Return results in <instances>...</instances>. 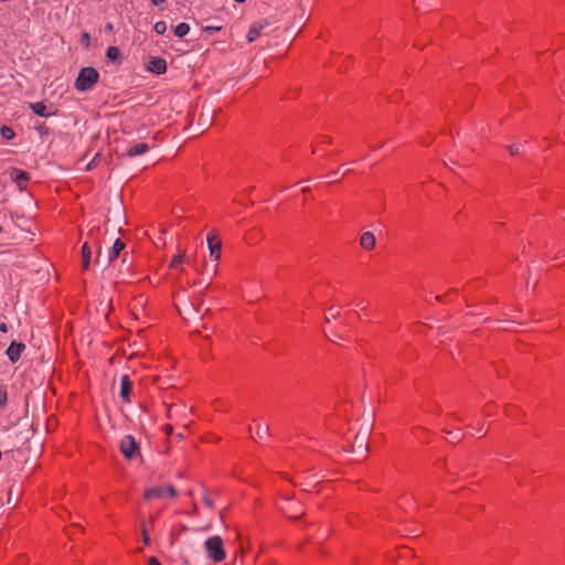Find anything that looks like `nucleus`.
<instances>
[{
	"instance_id": "f257e3e1",
	"label": "nucleus",
	"mask_w": 565,
	"mask_h": 565,
	"mask_svg": "<svg viewBox=\"0 0 565 565\" xmlns=\"http://www.w3.org/2000/svg\"><path fill=\"white\" fill-rule=\"evenodd\" d=\"M369 438L370 433L367 428L356 429L350 427L348 433L344 435L342 448L345 452L354 455L353 460L361 461L366 458L369 451Z\"/></svg>"
},
{
	"instance_id": "f03ea898",
	"label": "nucleus",
	"mask_w": 565,
	"mask_h": 565,
	"mask_svg": "<svg viewBox=\"0 0 565 565\" xmlns=\"http://www.w3.org/2000/svg\"><path fill=\"white\" fill-rule=\"evenodd\" d=\"M173 305L184 320H195L203 317V313H201L203 300L200 295L195 294L188 297L185 290L177 291L173 295Z\"/></svg>"
},
{
	"instance_id": "7ed1b4c3",
	"label": "nucleus",
	"mask_w": 565,
	"mask_h": 565,
	"mask_svg": "<svg viewBox=\"0 0 565 565\" xmlns=\"http://www.w3.org/2000/svg\"><path fill=\"white\" fill-rule=\"evenodd\" d=\"M99 81V73L92 66H86L79 70L78 75L74 82V87L79 92L89 90Z\"/></svg>"
},
{
	"instance_id": "20e7f679",
	"label": "nucleus",
	"mask_w": 565,
	"mask_h": 565,
	"mask_svg": "<svg viewBox=\"0 0 565 565\" xmlns=\"http://www.w3.org/2000/svg\"><path fill=\"white\" fill-rule=\"evenodd\" d=\"M178 497V491L172 484L157 486L147 488L143 491V499L146 501L152 499L170 498L174 499Z\"/></svg>"
},
{
	"instance_id": "39448f33",
	"label": "nucleus",
	"mask_w": 565,
	"mask_h": 565,
	"mask_svg": "<svg viewBox=\"0 0 565 565\" xmlns=\"http://www.w3.org/2000/svg\"><path fill=\"white\" fill-rule=\"evenodd\" d=\"M205 548L207 551L209 557L215 563H220L226 557L223 540L220 536L209 537L205 542Z\"/></svg>"
},
{
	"instance_id": "423d86ee",
	"label": "nucleus",
	"mask_w": 565,
	"mask_h": 565,
	"mask_svg": "<svg viewBox=\"0 0 565 565\" xmlns=\"http://www.w3.org/2000/svg\"><path fill=\"white\" fill-rule=\"evenodd\" d=\"M119 450L127 460L141 457L139 444L132 435H126L122 437L119 444Z\"/></svg>"
},
{
	"instance_id": "0eeeda50",
	"label": "nucleus",
	"mask_w": 565,
	"mask_h": 565,
	"mask_svg": "<svg viewBox=\"0 0 565 565\" xmlns=\"http://www.w3.org/2000/svg\"><path fill=\"white\" fill-rule=\"evenodd\" d=\"M279 509L286 518L294 521L299 520L305 515L302 504L292 499H285Z\"/></svg>"
},
{
	"instance_id": "6e6552de",
	"label": "nucleus",
	"mask_w": 565,
	"mask_h": 565,
	"mask_svg": "<svg viewBox=\"0 0 565 565\" xmlns=\"http://www.w3.org/2000/svg\"><path fill=\"white\" fill-rule=\"evenodd\" d=\"M126 244L120 238H117L114 242L113 247L109 249L108 253V264L114 263L119 256H121V263L127 262L128 253L125 252Z\"/></svg>"
},
{
	"instance_id": "1a4fd4ad",
	"label": "nucleus",
	"mask_w": 565,
	"mask_h": 565,
	"mask_svg": "<svg viewBox=\"0 0 565 565\" xmlns=\"http://www.w3.org/2000/svg\"><path fill=\"white\" fill-rule=\"evenodd\" d=\"M134 390V383L128 374H125L120 379V393L119 396L122 403H131V395Z\"/></svg>"
},
{
	"instance_id": "9d476101",
	"label": "nucleus",
	"mask_w": 565,
	"mask_h": 565,
	"mask_svg": "<svg viewBox=\"0 0 565 565\" xmlns=\"http://www.w3.org/2000/svg\"><path fill=\"white\" fill-rule=\"evenodd\" d=\"M10 175L20 191L26 190L28 183L30 181L29 172L17 168H12Z\"/></svg>"
},
{
	"instance_id": "9b49d317",
	"label": "nucleus",
	"mask_w": 565,
	"mask_h": 565,
	"mask_svg": "<svg viewBox=\"0 0 565 565\" xmlns=\"http://www.w3.org/2000/svg\"><path fill=\"white\" fill-rule=\"evenodd\" d=\"M146 70L157 75H162L167 72V61L160 56H152L146 64Z\"/></svg>"
},
{
	"instance_id": "f8f14e48",
	"label": "nucleus",
	"mask_w": 565,
	"mask_h": 565,
	"mask_svg": "<svg viewBox=\"0 0 565 565\" xmlns=\"http://www.w3.org/2000/svg\"><path fill=\"white\" fill-rule=\"evenodd\" d=\"M25 350V344L13 340L8 347L6 354L11 363H17Z\"/></svg>"
},
{
	"instance_id": "ddd939ff",
	"label": "nucleus",
	"mask_w": 565,
	"mask_h": 565,
	"mask_svg": "<svg viewBox=\"0 0 565 565\" xmlns=\"http://www.w3.org/2000/svg\"><path fill=\"white\" fill-rule=\"evenodd\" d=\"M207 243L210 247V256L213 257L214 260L220 259L222 253L221 238L216 235L209 234Z\"/></svg>"
},
{
	"instance_id": "4468645a",
	"label": "nucleus",
	"mask_w": 565,
	"mask_h": 565,
	"mask_svg": "<svg viewBox=\"0 0 565 565\" xmlns=\"http://www.w3.org/2000/svg\"><path fill=\"white\" fill-rule=\"evenodd\" d=\"M53 105H51L50 107H47L43 102H38V103H31L30 104V109L38 116L40 117H50L52 115H55L57 113V109H55L54 111H51L50 108H52Z\"/></svg>"
},
{
	"instance_id": "2eb2a0df",
	"label": "nucleus",
	"mask_w": 565,
	"mask_h": 565,
	"mask_svg": "<svg viewBox=\"0 0 565 565\" xmlns=\"http://www.w3.org/2000/svg\"><path fill=\"white\" fill-rule=\"evenodd\" d=\"M268 24L267 21L264 22H255L250 25L248 33H247V41L254 42L256 41L262 33V30Z\"/></svg>"
},
{
	"instance_id": "dca6fc26",
	"label": "nucleus",
	"mask_w": 565,
	"mask_h": 565,
	"mask_svg": "<svg viewBox=\"0 0 565 565\" xmlns=\"http://www.w3.org/2000/svg\"><path fill=\"white\" fill-rule=\"evenodd\" d=\"M375 236L371 232H365L360 237V245L363 249L370 252L375 248Z\"/></svg>"
},
{
	"instance_id": "f3484780",
	"label": "nucleus",
	"mask_w": 565,
	"mask_h": 565,
	"mask_svg": "<svg viewBox=\"0 0 565 565\" xmlns=\"http://www.w3.org/2000/svg\"><path fill=\"white\" fill-rule=\"evenodd\" d=\"M99 235H100V228H92L88 233L89 238L92 239L93 246L96 248V258L95 263L97 264L99 262L100 256V242H99Z\"/></svg>"
},
{
	"instance_id": "a211bd4d",
	"label": "nucleus",
	"mask_w": 565,
	"mask_h": 565,
	"mask_svg": "<svg viewBox=\"0 0 565 565\" xmlns=\"http://www.w3.org/2000/svg\"><path fill=\"white\" fill-rule=\"evenodd\" d=\"M82 269L88 270L92 257V246L89 243L85 242L82 246Z\"/></svg>"
},
{
	"instance_id": "6ab92c4d",
	"label": "nucleus",
	"mask_w": 565,
	"mask_h": 565,
	"mask_svg": "<svg viewBox=\"0 0 565 565\" xmlns=\"http://www.w3.org/2000/svg\"><path fill=\"white\" fill-rule=\"evenodd\" d=\"M106 57L116 65H120L122 63V54L117 46H109L106 50Z\"/></svg>"
},
{
	"instance_id": "aec40b11",
	"label": "nucleus",
	"mask_w": 565,
	"mask_h": 565,
	"mask_svg": "<svg viewBox=\"0 0 565 565\" xmlns=\"http://www.w3.org/2000/svg\"><path fill=\"white\" fill-rule=\"evenodd\" d=\"M149 150V146L146 142H139L131 147H129L126 151V156L128 157H136L139 154H142Z\"/></svg>"
},
{
	"instance_id": "412c9836",
	"label": "nucleus",
	"mask_w": 565,
	"mask_h": 565,
	"mask_svg": "<svg viewBox=\"0 0 565 565\" xmlns=\"http://www.w3.org/2000/svg\"><path fill=\"white\" fill-rule=\"evenodd\" d=\"M189 262L185 254L179 253L178 255H174L169 264V268L171 270H178L182 271L183 269L180 267L182 264Z\"/></svg>"
},
{
	"instance_id": "4be33fe9",
	"label": "nucleus",
	"mask_w": 565,
	"mask_h": 565,
	"mask_svg": "<svg viewBox=\"0 0 565 565\" xmlns=\"http://www.w3.org/2000/svg\"><path fill=\"white\" fill-rule=\"evenodd\" d=\"M443 431L450 436V437H446V440H448L452 445L459 444L463 438V435L459 430L454 434L451 430L444 428Z\"/></svg>"
},
{
	"instance_id": "5701e85b",
	"label": "nucleus",
	"mask_w": 565,
	"mask_h": 565,
	"mask_svg": "<svg viewBox=\"0 0 565 565\" xmlns=\"http://www.w3.org/2000/svg\"><path fill=\"white\" fill-rule=\"evenodd\" d=\"M190 31V26L185 22H181L174 26L173 33L178 38H184Z\"/></svg>"
},
{
	"instance_id": "b1692460",
	"label": "nucleus",
	"mask_w": 565,
	"mask_h": 565,
	"mask_svg": "<svg viewBox=\"0 0 565 565\" xmlns=\"http://www.w3.org/2000/svg\"><path fill=\"white\" fill-rule=\"evenodd\" d=\"M521 409L515 405H507L504 407V415L512 418H520L521 417Z\"/></svg>"
},
{
	"instance_id": "393cba45",
	"label": "nucleus",
	"mask_w": 565,
	"mask_h": 565,
	"mask_svg": "<svg viewBox=\"0 0 565 565\" xmlns=\"http://www.w3.org/2000/svg\"><path fill=\"white\" fill-rule=\"evenodd\" d=\"M0 134L1 136L6 139V140H11L15 137V132L14 130L9 127V126H6L3 125L1 128H0Z\"/></svg>"
},
{
	"instance_id": "a878e982",
	"label": "nucleus",
	"mask_w": 565,
	"mask_h": 565,
	"mask_svg": "<svg viewBox=\"0 0 565 565\" xmlns=\"http://www.w3.org/2000/svg\"><path fill=\"white\" fill-rule=\"evenodd\" d=\"M8 404V391L6 385H0V408H4Z\"/></svg>"
},
{
	"instance_id": "bb28decb",
	"label": "nucleus",
	"mask_w": 565,
	"mask_h": 565,
	"mask_svg": "<svg viewBox=\"0 0 565 565\" xmlns=\"http://www.w3.org/2000/svg\"><path fill=\"white\" fill-rule=\"evenodd\" d=\"M140 531H141V535H142V540H143V543L146 545H149L150 543V537H149V533H148V530H147V525H146V520L142 519L140 521Z\"/></svg>"
},
{
	"instance_id": "cd10ccee",
	"label": "nucleus",
	"mask_w": 565,
	"mask_h": 565,
	"mask_svg": "<svg viewBox=\"0 0 565 565\" xmlns=\"http://www.w3.org/2000/svg\"><path fill=\"white\" fill-rule=\"evenodd\" d=\"M461 461H462V458H457V459L452 460L450 463L451 469L454 470V473L457 476L463 471V469L461 467Z\"/></svg>"
},
{
	"instance_id": "c85d7f7f",
	"label": "nucleus",
	"mask_w": 565,
	"mask_h": 565,
	"mask_svg": "<svg viewBox=\"0 0 565 565\" xmlns=\"http://www.w3.org/2000/svg\"><path fill=\"white\" fill-rule=\"evenodd\" d=\"M35 129L41 137L49 136L51 134V129L45 125V122L38 125Z\"/></svg>"
},
{
	"instance_id": "c756f323",
	"label": "nucleus",
	"mask_w": 565,
	"mask_h": 565,
	"mask_svg": "<svg viewBox=\"0 0 565 565\" xmlns=\"http://www.w3.org/2000/svg\"><path fill=\"white\" fill-rule=\"evenodd\" d=\"M340 315V311L335 307H330L327 310V313L324 316L327 321H330V318L335 319Z\"/></svg>"
},
{
	"instance_id": "7c9ffc66",
	"label": "nucleus",
	"mask_w": 565,
	"mask_h": 565,
	"mask_svg": "<svg viewBox=\"0 0 565 565\" xmlns=\"http://www.w3.org/2000/svg\"><path fill=\"white\" fill-rule=\"evenodd\" d=\"M153 30L157 34H163L167 30V24L164 21H158L156 22V24L153 25Z\"/></svg>"
},
{
	"instance_id": "2f4dec72",
	"label": "nucleus",
	"mask_w": 565,
	"mask_h": 565,
	"mask_svg": "<svg viewBox=\"0 0 565 565\" xmlns=\"http://www.w3.org/2000/svg\"><path fill=\"white\" fill-rule=\"evenodd\" d=\"M81 43L85 46V47H88L90 45V35L88 32H83L81 34Z\"/></svg>"
},
{
	"instance_id": "473e14b6",
	"label": "nucleus",
	"mask_w": 565,
	"mask_h": 565,
	"mask_svg": "<svg viewBox=\"0 0 565 565\" xmlns=\"http://www.w3.org/2000/svg\"><path fill=\"white\" fill-rule=\"evenodd\" d=\"M203 503L211 510L214 509V501L210 498L207 493L203 495Z\"/></svg>"
},
{
	"instance_id": "72a5a7b5",
	"label": "nucleus",
	"mask_w": 565,
	"mask_h": 565,
	"mask_svg": "<svg viewBox=\"0 0 565 565\" xmlns=\"http://www.w3.org/2000/svg\"><path fill=\"white\" fill-rule=\"evenodd\" d=\"M221 30H222V26L206 25L203 28V32H205L207 34H213L214 32H218Z\"/></svg>"
},
{
	"instance_id": "f704fd0d",
	"label": "nucleus",
	"mask_w": 565,
	"mask_h": 565,
	"mask_svg": "<svg viewBox=\"0 0 565 565\" xmlns=\"http://www.w3.org/2000/svg\"><path fill=\"white\" fill-rule=\"evenodd\" d=\"M321 143H323V145H331L332 143V138L329 137V136H321V137H319V139L317 141V146L321 145Z\"/></svg>"
},
{
	"instance_id": "c9c22d12",
	"label": "nucleus",
	"mask_w": 565,
	"mask_h": 565,
	"mask_svg": "<svg viewBox=\"0 0 565 565\" xmlns=\"http://www.w3.org/2000/svg\"><path fill=\"white\" fill-rule=\"evenodd\" d=\"M162 431L166 434L167 437H169L173 434V426L171 424H164L162 426Z\"/></svg>"
},
{
	"instance_id": "e433bc0d",
	"label": "nucleus",
	"mask_w": 565,
	"mask_h": 565,
	"mask_svg": "<svg viewBox=\"0 0 565 565\" xmlns=\"http://www.w3.org/2000/svg\"><path fill=\"white\" fill-rule=\"evenodd\" d=\"M483 413L487 416H491L493 414V405L491 403L486 404Z\"/></svg>"
},
{
	"instance_id": "4c0bfd02",
	"label": "nucleus",
	"mask_w": 565,
	"mask_h": 565,
	"mask_svg": "<svg viewBox=\"0 0 565 565\" xmlns=\"http://www.w3.org/2000/svg\"><path fill=\"white\" fill-rule=\"evenodd\" d=\"M148 565H162V564L160 563V561L157 557L150 556L148 558Z\"/></svg>"
},
{
	"instance_id": "58836bf2",
	"label": "nucleus",
	"mask_w": 565,
	"mask_h": 565,
	"mask_svg": "<svg viewBox=\"0 0 565 565\" xmlns=\"http://www.w3.org/2000/svg\"><path fill=\"white\" fill-rule=\"evenodd\" d=\"M367 303H369V302H365V301L362 299V300H360L359 302H356V303H355V306H356L359 309H361L362 311H364V310L366 309V307H367Z\"/></svg>"
},
{
	"instance_id": "ea45409f",
	"label": "nucleus",
	"mask_w": 565,
	"mask_h": 565,
	"mask_svg": "<svg viewBox=\"0 0 565 565\" xmlns=\"http://www.w3.org/2000/svg\"><path fill=\"white\" fill-rule=\"evenodd\" d=\"M509 151H510V153H511L512 156H516V154H519V153H520V152H519V147H518V146H514V145H512V146H510V147H509Z\"/></svg>"
},
{
	"instance_id": "a19ab883",
	"label": "nucleus",
	"mask_w": 565,
	"mask_h": 565,
	"mask_svg": "<svg viewBox=\"0 0 565 565\" xmlns=\"http://www.w3.org/2000/svg\"><path fill=\"white\" fill-rule=\"evenodd\" d=\"M489 428H483L482 426L478 427L477 431L480 434L479 437H484L488 434Z\"/></svg>"
},
{
	"instance_id": "79ce46f5",
	"label": "nucleus",
	"mask_w": 565,
	"mask_h": 565,
	"mask_svg": "<svg viewBox=\"0 0 565 565\" xmlns=\"http://www.w3.org/2000/svg\"><path fill=\"white\" fill-rule=\"evenodd\" d=\"M441 465H443V467L445 468V470H446L447 472L452 473L451 469H450V468H449V466H448L447 459H443V460H441Z\"/></svg>"
},
{
	"instance_id": "37998d69",
	"label": "nucleus",
	"mask_w": 565,
	"mask_h": 565,
	"mask_svg": "<svg viewBox=\"0 0 565 565\" xmlns=\"http://www.w3.org/2000/svg\"><path fill=\"white\" fill-rule=\"evenodd\" d=\"M150 1L153 6H157V7L162 6L163 3L167 2V0H150Z\"/></svg>"
},
{
	"instance_id": "c03bdc74",
	"label": "nucleus",
	"mask_w": 565,
	"mask_h": 565,
	"mask_svg": "<svg viewBox=\"0 0 565 565\" xmlns=\"http://www.w3.org/2000/svg\"><path fill=\"white\" fill-rule=\"evenodd\" d=\"M0 331L3 332V333L8 332V324L4 323V322H1L0 323Z\"/></svg>"
},
{
	"instance_id": "a18cd8bd",
	"label": "nucleus",
	"mask_w": 565,
	"mask_h": 565,
	"mask_svg": "<svg viewBox=\"0 0 565 565\" xmlns=\"http://www.w3.org/2000/svg\"><path fill=\"white\" fill-rule=\"evenodd\" d=\"M447 297V294L445 295H439V296H436L435 297V300L438 301V302H443L445 300V298Z\"/></svg>"
},
{
	"instance_id": "49530a36",
	"label": "nucleus",
	"mask_w": 565,
	"mask_h": 565,
	"mask_svg": "<svg viewBox=\"0 0 565 565\" xmlns=\"http://www.w3.org/2000/svg\"><path fill=\"white\" fill-rule=\"evenodd\" d=\"M476 90H477V87L475 85H471V86L468 87L469 94H475Z\"/></svg>"
},
{
	"instance_id": "de8ad7c7",
	"label": "nucleus",
	"mask_w": 565,
	"mask_h": 565,
	"mask_svg": "<svg viewBox=\"0 0 565 565\" xmlns=\"http://www.w3.org/2000/svg\"><path fill=\"white\" fill-rule=\"evenodd\" d=\"M248 235H255V238H257V236L260 235V231L259 230H254L250 233H248Z\"/></svg>"
},
{
	"instance_id": "09e8293b",
	"label": "nucleus",
	"mask_w": 565,
	"mask_h": 565,
	"mask_svg": "<svg viewBox=\"0 0 565 565\" xmlns=\"http://www.w3.org/2000/svg\"><path fill=\"white\" fill-rule=\"evenodd\" d=\"M105 29H106L108 32H113L114 26H113V24L109 22V23H107V24L105 25Z\"/></svg>"
},
{
	"instance_id": "8fccbe9b",
	"label": "nucleus",
	"mask_w": 565,
	"mask_h": 565,
	"mask_svg": "<svg viewBox=\"0 0 565 565\" xmlns=\"http://www.w3.org/2000/svg\"><path fill=\"white\" fill-rule=\"evenodd\" d=\"M448 417H452L456 418V420L461 422V418H459L455 413L449 414Z\"/></svg>"
},
{
	"instance_id": "3c124183",
	"label": "nucleus",
	"mask_w": 565,
	"mask_h": 565,
	"mask_svg": "<svg viewBox=\"0 0 565 565\" xmlns=\"http://www.w3.org/2000/svg\"><path fill=\"white\" fill-rule=\"evenodd\" d=\"M298 95V90L295 89L289 98H295Z\"/></svg>"
},
{
	"instance_id": "603ef678",
	"label": "nucleus",
	"mask_w": 565,
	"mask_h": 565,
	"mask_svg": "<svg viewBox=\"0 0 565 565\" xmlns=\"http://www.w3.org/2000/svg\"><path fill=\"white\" fill-rule=\"evenodd\" d=\"M302 192H303V193H309V192H310V188H305V189H302Z\"/></svg>"
},
{
	"instance_id": "864d4df0",
	"label": "nucleus",
	"mask_w": 565,
	"mask_h": 565,
	"mask_svg": "<svg viewBox=\"0 0 565 565\" xmlns=\"http://www.w3.org/2000/svg\"><path fill=\"white\" fill-rule=\"evenodd\" d=\"M349 523H350L351 525H354V526L356 525V523H355V522H353V518H352V519H349Z\"/></svg>"
},
{
	"instance_id": "5fc2aeb1",
	"label": "nucleus",
	"mask_w": 565,
	"mask_h": 565,
	"mask_svg": "<svg viewBox=\"0 0 565 565\" xmlns=\"http://www.w3.org/2000/svg\"><path fill=\"white\" fill-rule=\"evenodd\" d=\"M92 164H95V161H94V160L92 161V163H89V164L87 166V169H90V168H92Z\"/></svg>"
},
{
	"instance_id": "6e6d98bb",
	"label": "nucleus",
	"mask_w": 565,
	"mask_h": 565,
	"mask_svg": "<svg viewBox=\"0 0 565 565\" xmlns=\"http://www.w3.org/2000/svg\"><path fill=\"white\" fill-rule=\"evenodd\" d=\"M320 553H321V555H323V556H327V555H328L326 551H320Z\"/></svg>"
},
{
	"instance_id": "4d7b16f0",
	"label": "nucleus",
	"mask_w": 565,
	"mask_h": 565,
	"mask_svg": "<svg viewBox=\"0 0 565 565\" xmlns=\"http://www.w3.org/2000/svg\"><path fill=\"white\" fill-rule=\"evenodd\" d=\"M238 3H244L246 0H235Z\"/></svg>"
},
{
	"instance_id": "13d9d810",
	"label": "nucleus",
	"mask_w": 565,
	"mask_h": 565,
	"mask_svg": "<svg viewBox=\"0 0 565 565\" xmlns=\"http://www.w3.org/2000/svg\"><path fill=\"white\" fill-rule=\"evenodd\" d=\"M338 181H339V180H331V181L329 182V184L335 183V182H338Z\"/></svg>"
},
{
	"instance_id": "bf43d9fd",
	"label": "nucleus",
	"mask_w": 565,
	"mask_h": 565,
	"mask_svg": "<svg viewBox=\"0 0 565 565\" xmlns=\"http://www.w3.org/2000/svg\"><path fill=\"white\" fill-rule=\"evenodd\" d=\"M417 431H418V433H425V430H424V429H422V428H417Z\"/></svg>"
},
{
	"instance_id": "052dcab7",
	"label": "nucleus",
	"mask_w": 565,
	"mask_h": 565,
	"mask_svg": "<svg viewBox=\"0 0 565 565\" xmlns=\"http://www.w3.org/2000/svg\"><path fill=\"white\" fill-rule=\"evenodd\" d=\"M2 232H3V228H2V226H0V233H2Z\"/></svg>"
}]
</instances>
